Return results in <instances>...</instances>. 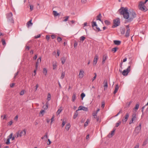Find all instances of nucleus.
I'll return each mask as SVG.
<instances>
[{
    "label": "nucleus",
    "mask_w": 148,
    "mask_h": 148,
    "mask_svg": "<svg viewBox=\"0 0 148 148\" xmlns=\"http://www.w3.org/2000/svg\"><path fill=\"white\" fill-rule=\"evenodd\" d=\"M48 102H47L46 103L45 105H44L43 106V108L44 109V110H47V109L48 108Z\"/></svg>",
    "instance_id": "obj_23"
},
{
    "label": "nucleus",
    "mask_w": 148,
    "mask_h": 148,
    "mask_svg": "<svg viewBox=\"0 0 148 148\" xmlns=\"http://www.w3.org/2000/svg\"><path fill=\"white\" fill-rule=\"evenodd\" d=\"M19 133L21 136H24L25 134L26 131L25 130H24L21 132H19Z\"/></svg>",
    "instance_id": "obj_20"
},
{
    "label": "nucleus",
    "mask_w": 148,
    "mask_h": 148,
    "mask_svg": "<svg viewBox=\"0 0 148 148\" xmlns=\"http://www.w3.org/2000/svg\"><path fill=\"white\" fill-rule=\"evenodd\" d=\"M139 144L138 143L134 147V148H139Z\"/></svg>",
    "instance_id": "obj_58"
},
{
    "label": "nucleus",
    "mask_w": 148,
    "mask_h": 148,
    "mask_svg": "<svg viewBox=\"0 0 148 148\" xmlns=\"http://www.w3.org/2000/svg\"><path fill=\"white\" fill-rule=\"evenodd\" d=\"M94 74L95 75V76L92 79V81H93L96 79L97 77L96 73H95Z\"/></svg>",
    "instance_id": "obj_48"
},
{
    "label": "nucleus",
    "mask_w": 148,
    "mask_h": 148,
    "mask_svg": "<svg viewBox=\"0 0 148 148\" xmlns=\"http://www.w3.org/2000/svg\"><path fill=\"white\" fill-rule=\"evenodd\" d=\"M41 61V58H39L37 60V61L36 62V68L37 69L38 66V64L39 62H40Z\"/></svg>",
    "instance_id": "obj_10"
},
{
    "label": "nucleus",
    "mask_w": 148,
    "mask_h": 148,
    "mask_svg": "<svg viewBox=\"0 0 148 148\" xmlns=\"http://www.w3.org/2000/svg\"><path fill=\"white\" fill-rule=\"evenodd\" d=\"M53 14L56 16H57L59 15V14L56 11H53Z\"/></svg>",
    "instance_id": "obj_30"
},
{
    "label": "nucleus",
    "mask_w": 148,
    "mask_h": 148,
    "mask_svg": "<svg viewBox=\"0 0 148 148\" xmlns=\"http://www.w3.org/2000/svg\"><path fill=\"white\" fill-rule=\"evenodd\" d=\"M141 124L140 123L139 125L136 127L135 129V131L137 134H138L140 131L141 129Z\"/></svg>",
    "instance_id": "obj_8"
},
{
    "label": "nucleus",
    "mask_w": 148,
    "mask_h": 148,
    "mask_svg": "<svg viewBox=\"0 0 148 148\" xmlns=\"http://www.w3.org/2000/svg\"><path fill=\"white\" fill-rule=\"evenodd\" d=\"M84 71L82 70H80L79 74V78H82L84 76Z\"/></svg>",
    "instance_id": "obj_9"
},
{
    "label": "nucleus",
    "mask_w": 148,
    "mask_h": 148,
    "mask_svg": "<svg viewBox=\"0 0 148 148\" xmlns=\"http://www.w3.org/2000/svg\"><path fill=\"white\" fill-rule=\"evenodd\" d=\"M51 95L50 93H49L48 94V96H47V99L48 100V101H49L51 99Z\"/></svg>",
    "instance_id": "obj_34"
},
{
    "label": "nucleus",
    "mask_w": 148,
    "mask_h": 148,
    "mask_svg": "<svg viewBox=\"0 0 148 148\" xmlns=\"http://www.w3.org/2000/svg\"><path fill=\"white\" fill-rule=\"evenodd\" d=\"M24 90H23L21 91L20 93V95H23L24 94Z\"/></svg>",
    "instance_id": "obj_53"
},
{
    "label": "nucleus",
    "mask_w": 148,
    "mask_h": 148,
    "mask_svg": "<svg viewBox=\"0 0 148 148\" xmlns=\"http://www.w3.org/2000/svg\"><path fill=\"white\" fill-rule=\"evenodd\" d=\"M104 90H106L108 87V82L107 80L105 79L103 82Z\"/></svg>",
    "instance_id": "obj_7"
},
{
    "label": "nucleus",
    "mask_w": 148,
    "mask_h": 148,
    "mask_svg": "<svg viewBox=\"0 0 148 148\" xmlns=\"http://www.w3.org/2000/svg\"><path fill=\"white\" fill-rule=\"evenodd\" d=\"M18 71H17L16 73L15 74L14 77V78L15 79L16 78V76L18 75Z\"/></svg>",
    "instance_id": "obj_51"
},
{
    "label": "nucleus",
    "mask_w": 148,
    "mask_h": 148,
    "mask_svg": "<svg viewBox=\"0 0 148 148\" xmlns=\"http://www.w3.org/2000/svg\"><path fill=\"white\" fill-rule=\"evenodd\" d=\"M53 70L56 69V68L57 65H56V62H53Z\"/></svg>",
    "instance_id": "obj_29"
},
{
    "label": "nucleus",
    "mask_w": 148,
    "mask_h": 148,
    "mask_svg": "<svg viewBox=\"0 0 148 148\" xmlns=\"http://www.w3.org/2000/svg\"><path fill=\"white\" fill-rule=\"evenodd\" d=\"M146 3L142 2H140L139 5V9L141 10L144 12L146 11L147 10V7L144 5V4Z\"/></svg>",
    "instance_id": "obj_3"
},
{
    "label": "nucleus",
    "mask_w": 148,
    "mask_h": 148,
    "mask_svg": "<svg viewBox=\"0 0 148 148\" xmlns=\"http://www.w3.org/2000/svg\"><path fill=\"white\" fill-rule=\"evenodd\" d=\"M77 43L76 42H75L74 44V47H75L77 45Z\"/></svg>",
    "instance_id": "obj_64"
},
{
    "label": "nucleus",
    "mask_w": 148,
    "mask_h": 148,
    "mask_svg": "<svg viewBox=\"0 0 148 148\" xmlns=\"http://www.w3.org/2000/svg\"><path fill=\"white\" fill-rule=\"evenodd\" d=\"M107 58V56L106 54L104 55L103 57V60L102 62V64H103L105 62V61Z\"/></svg>",
    "instance_id": "obj_12"
},
{
    "label": "nucleus",
    "mask_w": 148,
    "mask_h": 148,
    "mask_svg": "<svg viewBox=\"0 0 148 148\" xmlns=\"http://www.w3.org/2000/svg\"><path fill=\"white\" fill-rule=\"evenodd\" d=\"M81 2L84 4L86 2V0H81Z\"/></svg>",
    "instance_id": "obj_61"
},
{
    "label": "nucleus",
    "mask_w": 148,
    "mask_h": 148,
    "mask_svg": "<svg viewBox=\"0 0 148 148\" xmlns=\"http://www.w3.org/2000/svg\"><path fill=\"white\" fill-rule=\"evenodd\" d=\"M47 71L46 69L45 68L43 69V73L44 74H45V75H47Z\"/></svg>",
    "instance_id": "obj_32"
},
{
    "label": "nucleus",
    "mask_w": 148,
    "mask_h": 148,
    "mask_svg": "<svg viewBox=\"0 0 148 148\" xmlns=\"http://www.w3.org/2000/svg\"><path fill=\"white\" fill-rule=\"evenodd\" d=\"M12 135H13V134L12 133H11L10 134L8 137V139H10L12 138Z\"/></svg>",
    "instance_id": "obj_46"
},
{
    "label": "nucleus",
    "mask_w": 148,
    "mask_h": 148,
    "mask_svg": "<svg viewBox=\"0 0 148 148\" xmlns=\"http://www.w3.org/2000/svg\"><path fill=\"white\" fill-rule=\"evenodd\" d=\"M65 73L64 72H62V73L61 78L62 79H63L64 77Z\"/></svg>",
    "instance_id": "obj_40"
},
{
    "label": "nucleus",
    "mask_w": 148,
    "mask_h": 148,
    "mask_svg": "<svg viewBox=\"0 0 148 148\" xmlns=\"http://www.w3.org/2000/svg\"><path fill=\"white\" fill-rule=\"evenodd\" d=\"M101 13L99 14L97 16V20H98L100 21H101L102 23H103V22L102 21L101 19Z\"/></svg>",
    "instance_id": "obj_18"
},
{
    "label": "nucleus",
    "mask_w": 148,
    "mask_h": 148,
    "mask_svg": "<svg viewBox=\"0 0 148 148\" xmlns=\"http://www.w3.org/2000/svg\"><path fill=\"white\" fill-rule=\"evenodd\" d=\"M57 54L58 56V57L60 55V50H58L57 52Z\"/></svg>",
    "instance_id": "obj_60"
},
{
    "label": "nucleus",
    "mask_w": 148,
    "mask_h": 148,
    "mask_svg": "<svg viewBox=\"0 0 148 148\" xmlns=\"http://www.w3.org/2000/svg\"><path fill=\"white\" fill-rule=\"evenodd\" d=\"M86 38L84 36H82L80 37V40L83 41Z\"/></svg>",
    "instance_id": "obj_37"
},
{
    "label": "nucleus",
    "mask_w": 148,
    "mask_h": 148,
    "mask_svg": "<svg viewBox=\"0 0 148 148\" xmlns=\"http://www.w3.org/2000/svg\"><path fill=\"white\" fill-rule=\"evenodd\" d=\"M70 127V125L69 123H68L66 125L65 129L67 131H68L69 130Z\"/></svg>",
    "instance_id": "obj_27"
},
{
    "label": "nucleus",
    "mask_w": 148,
    "mask_h": 148,
    "mask_svg": "<svg viewBox=\"0 0 148 148\" xmlns=\"http://www.w3.org/2000/svg\"><path fill=\"white\" fill-rule=\"evenodd\" d=\"M78 115V112L77 110H76L75 112L74 113V115L73 118L74 119H75L77 116Z\"/></svg>",
    "instance_id": "obj_25"
},
{
    "label": "nucleus",
    "mask_w": 148,
    "mask_h": 148,
    "mask_svg": "<svg viewBox=\"0 0 148 148\" xmlns=\"http://www.w3.org/2000/svg\"><path fill=\"white\" fill-rule=\"evenodd\" d=\"M89 122H90L89 120L88 119H87V120L84 123V127H86L88 125V123H89Z\"/></svg>",
    "instance_id": "obj_24"
},
{
    "label": "nucleus",
    "mask_w": 148,
    "mask_h": 148,
    "mask_svg": "<svg viewBox=\"0 0 148 148\" xmlns=\"http://www.w3.org/2000/svg\"><path fill=\"white\" fill-rule=\"evenodd\" d=\"M64 18H65L63 21L64 22H66L68 21V20L69 18V16H67L64 17Z\"/></svg>",
    "instance_id": "obj_39"
},
{
    "label": "nucleus",
    "mask_w": 148,
    "mask_h": 148,
    "mask_svg": "<svg viewBox=\"0 0 148 148\" xmlns=\"http://www.w3.org/2000/svg\"><path fill=\"white\" fill-rule=\"evenodd\" d=\"M97 114L96 113H92V116L95 118V116H97Z\"/></svg>",
    "instance_id": "obj_59"
},
{
    "label": "nucleus",
    "mask_w": 148,
    "mask_h": 148,
    "mask_svg": "<svg viewBox=\"0 0 148 148\" xmlns=\"http://www.w3.org/2000/svg\"><path fill=\"white\" fill-rule=\"evenodd\" d=\"M105 106V102L104 101H103L101 103V107L103 108Z\"/></svg>",
    "instance_id": "obj_47"
},
{
    "label": "nucleus",
    "mask_w": 148,
    "mask_h": 148,
    "mask_svg": "<svg viewBox=\"0 0 148 148\" xmlns=\"http://www.w3.org/2000/svg\"><path fill=\"white\" fill-rule=\"evenodd\" d=\"M121 123V121H119L116 124V127H118Z\"/></svg>",
    "instance_id": "obj_38"
},
{
    "label": "nucleus",
    "mask_w": 148,
    "mask_h": 148,
    "mask_svg": "<svg viewBox=\"0 0 148 148\" xmlns=\"http://www.w3.org/2000/svg\"><path fill=\"white\" fill-rule=\"evenodd\" d=\"M62 63L63 64L66 61V59L64 57H63L61 59Z\"/></svg>",
    "instance_id": "obj_26"
},
{
    "label": "nucleus",
    "mask_w": 148,
    "mask_h": 148,
    "mask_svg": "<svg viewBox=\"0 0 148 148\" xmlns=\"http://www.w3.org/2000/svg\"><path fill=\"white\" fill-rule=\"evenodd\" d=\"M119 85L118 84L116 85L115 87L114 90L113 92L114 94H115L117 92L119 89Z\"/></svg>",
    "instance_id": "obj_13"
},
{
    "label": "nucleus",
    "mask_w": 148,
    "mask_h": 148,
    "mask_svg": "<svg viewBox=\"0 0 148 148\" xmlns=\"http://www.w3.org/2000/svg\"><path fill=\"white\" fill-rule=\"evenodd\" d=\"M120 20L119 18H117L114 20V25L112 27L114 28L119 26L120 24Z\"/></svg>",
    "instance_id": "obj_4"
},
{
    "label": "nucleus",
    "mask_w": 148,
    "mask_h": 148,
    "mask_svg": "<svg viewBox=\"0 0 148 148\" xmlns=\"http://www.w3.org/2000/svg\"><path fill=\"white\" fill-rule=\"evenodd\" d=\"M30 10L31 11H32L33 10L34 8V6L32 5H30Z\"/></svg>",
    "instance_id": "obj_52"
},
{
    "label": "nucleus",
    "mask_w": 148,
    "mask_h": 148,
    "mask_svg": "<svg viewBox=\"0 0 148 148\" xmlns=\"http://www.w3.org/2000/svg\"><path fill=\"white\" fill-rule=\"evenodd\" d=\"M51 142L50 140V139H49L48 140V142H47V145H49L50 144H51Z\"/></svg>",
    "instance_id": "obj_54"
},
{
    "label": "nucleus",
    "mask_w": 148,
    "mask_h": 148,
    "mask_svg": "<svg viewBox=\"0 0 148 148\" xmlns=\"http://www.w3.org/2000/svg\"><path fill=\"white\" fill-rule=\"evenodd\" d=\"M62 110L60 109H59L58 111H57L56 113V115H58L61 112Z\"/></svg>",
    "instance_id": "obj_28"
},
{
    "label": "nucleus",
    "mask_w": 148,
    "mask_h": 148,
    "mask_svg": "<svg viewBox=\"0 0 148 148\" xmlns=\"http://www.w3.org/2000/svg\"><path fill=\"white\" fill-rule=\"evenodd\" d=\"M98 56L97 55H95V56L94 60H93V64L95 65L96 64L98 60Z\"/></svg>",
    "instance_id": "obj_11"
},
{
    "label": "nucleus",
    "mask_w": 148,
    "mask_h": 148,
    "mask_svg": "<svg viewBox=\"0 0 148 148\" xmlns=\"http://www.w3.org/2000/svg\"><path fill=\"white\" fill-rule=\"evenodd\" d=\"M131 119L133 121H135L136 119V114L135 113H134L132 114Z\"/></svg>",
    "instance_id": "obj_15"
},
{
    "label": "nucleus",
    "mask_w": 148,
    "mask_h": 148,
    "mask_svg": "<svg viewBox=\"0 0 148 148\" xmlns=\"http://www.w3.org/2000/svg\"><path fill=\"white\" fill-rule=\"evenodd\" d=\"M114 43L116 45H119L121 44V41L119 40H115L114 41Z\"/></svg>",
    "instance_id": "obj_19"
},
{
    "label": "nucleus",
    "mask_w": 148,
    "mask_h": 148,
    "mask_svg": "<svg viewBox=\"0 0 148 148\" xmlns=\"http://www.w3.org/2000/svg\"><path fill=\"white\" fill-rule=\"evenodd\" d=\"M16 136H17V137H21V135H20V134L19 133V131L18 132H17L16 133Z\"/></svg>",
    "instance_id": "obj_50"
},
{
    "label": "nucleus",
    "mask_w": 148,
    "mask_h": 148,
    "mask_svg": "<svg viewBox=\"0 0 148 148\" xmlns=\"http://www.w3.org/2000/svg\"><path fill=\"white\" fill-rule=\"evenodd\" d=\"M1 41L2 42V44L3 45H6V42L5 40L3 39H2Z\"/></svg>",
    "instance_id": "obj_43"
},
{
    "label": "nucleus",
    "mask_w": 148,
    "mask_h": 148,
    "mask_svg": "<svg viewBox=\"0 0 148 148\" xmlns=\"http://www.w3.org/2000/svg\"><path fill=\"white\" fill-rule=\"evenodd\" d=\"M119 11L120 14L123 15V17L127 19V22L132 21L136 16V13L133 10H132L129 12L128 8L127 7H121Z\"/></svg>",
    "instance_id": "obj_1"
},
{
    "label": "nucleus",
    "mask_w": 148,
    "mask_h": 148,
    "mask_svg": "<svg viewBox=\"0 0 148 148\" xmlns=\"http://www.w3.org/2000/svg\"><path fill=\"white\" fill-rule=\"evenodd\" d=\"M15 85L14 83H12L10 85V86L12 88L14 87V86Z\"/></svg>",
    "instance_id": "obj_63"
},
{
    "label": "nucleus",
    "mask_w": 148,
    "mask_h": 148,
    "mask_svg": "<svg viewBox=\"0 0 148 148\" xmlns=\"http://www.w3.org/2000/svg\"><path fill=\"white\" fill-rule=\"evenodd\" d=\"M32 19L30 20L29 21H28L27 23V25L28 27L32 26L33 25V23L32 22Z\"/></svg>",
    "instance_id": "obj_14"
},
{
    "label": "nucleus",
    "mask_w": 148,
    "mask_h": 148,
    "mask_svg": "<svg viewBox=\"0 0 148 148\" xmlns=\"http://www.w3.org/2000/svg\"><path fill=\"white\" fill-rule=\"evenodd\" d=\"M57 40L58 42H60L62 40V39L61 38L58 37L57 38Z\"/></svg>",
    "instance_id": "obj_49"
},
{
    "label": "nucleus",
    "mask_w": 148,
    "mask_h": 148,
    "mask_svg": "<svg viewBox=\"0 0 148 148\" xmlns=\"http://www.w3.org/2000/svg\"><path fill=\"white\" fill-rule=\"evenodd\" d=\"M40 34H39V35H38L37 36H35V38H40Z\"/></svg>",
    "instance_id": "obj_62"
},
{
    "label": "nucleus",
    "mask_w": 148,
    "mask_h": 148,
    "mask_svg": "<svg viewBox=\"0 0 148 148\" xmlns=\"http://www.w3.org/2000/svg\"><path fill=\"white\" fill-rule=\"evenodd\" d=\"M6 18L8 22L11 23H14V20L13 18V14L11 12L6 14Z\"/></svg>",
    "instance_id": "obj_2"
},
{
    "label": "nucleus",
    "mask_w": 148,
    "mask_h": 148,
    "mask_svg": "<svg viewBox=\"0 0 148 148\" xmlns=\"http://www.w3.org/2000/svg\"><path fill=\"white\" fill-rule=\"evenodd\" d=\"M97 24L96 23L95 21H92V26L93 28H94V27H97Z\"/></svg>",
    "instance_id": "obj_22"
},
{
    "label": "nucleus",
    "mask_w": 148,
    "mask_h": 148,
    "mask_svg": "<svg viewBox=\"0 0 148 148\" xmlns=\"http://www.w3.org/2000/svg\"><path fill=\"white\" fill-rule=\"evenodd\" d=\"M115 129H114L113 130L111 131V134L112 135H113L114 134V132L115 131Z\"/></svg>",
    "instance_id": "obj_56"
},
{
    "label": "nucleus",
    "mask_w": 148,
    "mask_h": 148,
    "mask_svg": "<svg viewBox=\"0 0 148 148\" xmlns=\"http://www.w3.org/2000/svg\"><path fill=\"white\" fill-rule=\"evenodd\" d=\"M10 139H9L8 138L7 139L6 142L5 143L6 144L8 145L10 143Z\"/></svg>",
    "instance_id": "obj_44"
},
{
    "label": "nucleus",
    "mask_w": 148,
    "mask_h": 148,
    "mask_svg": "<svg viewBox=\"0 0 148 148\" xmlns=\"http://www.w3.org/2000/svg\"><path fill=\"white\" fill-rule=\"evenodd\" d=\"M130 29H128L127 30L126 33L125 35V36L126 37H128L129 36L130 33Z\"/></svg>",
    "instance_id": "obj_17"
},
{
    "label": "nucleus",
    "mask_w": 148,
    "mask_h": 148,
    "mask_svg": "<svg viewBox=\"0 0 148 148\" xmlns=\"http://www.w3.org/2000/svg\"><path fill=\"white\" fill-rule=\"evenodd\" d=\"M104 22L106 25H109L110 24V22L108 20H105L104 21Z\"/></svg>",
    "instance_id": "obj_42"
},
{
    "label": "nucleus",
    "mask_w": 148,
    "mask_h": 148,
    "mask_svg": "<svg viewBox=\"0 0 148 148\" xmlns=\"http://www.w3.org/2000/svg\"><path fill=\"white\" fill-rule=\"evenodd\" d=\"M131 70V66H129L125 70H124L122 72V75L123 76H127L128 73L130 72Z\"/></svg>",
    "instance_id": "obj_5"
},
{
    "label": "nucleus",
    "mask_w": 148,
    "mask_h": 148,
    "mask_svg": "<svg viewBox=\"0 0 148 148\" xmlns=\"http://www.w3.org/2000/svg\"><path fill=\"white\" fill-rule=\"evenodd\" d=\"M82 107H83V106H79L78 108V110H77L78 111H79V110H82Z\"/></svg>",
    "instance_id": "obj_45"
},
{
    "label": "nucleus",
    "mask_w": 148,
    "mask_h": 148,
    "mask_svg": "<svg viewBox=\"0 0 148 148\" xmlns=\"http://www.w3.org/2000/svg\"><path fill=\"white\" fill-rule=\"evenodd\" d=\"M131 101H130L129 102L127 103L126 104L127 107H129L130 106V104H131Z\"/></svg>",
    "instance_id": "obj_55"
},
{
    "label": "nucleus",
    "mask_w": 148,
    "mask_h": 148,
    "mask_svg": "<svg viewBox=\"0 0 148 148\" xmlns=\"http://www.w3.org/2000/svg\"><path fill=\"white\" fill-rule=\"evenodd\" d=\"M139 105L138 104H136L135 107L134 108L133 110L135 111V112H136L138 108H139Z\"/></svg>",
    "instance_id": "obj_21"
},
{
    "label": "nucleus",
    "mask_w": 148,
    "mask_h": 148,
    "mask_svg": "<svg viewBox=\"0 0 148 148\" xmlns=\"http://www.w3.org/2000/svg\"><path fill=\"white\" fill-rule=\"evenodd\" d=\"M96 120L97 122H100L101 121L100 119L99 118V117H96Z\"/></svg>",
    "instance_id": "obj_57"
},
{
    "label": "nucleus",
    "mask_w": 148,
    "mask_h": 148,
    "mask_svg": "<svg viewBox=\"0 0 148 148\" xmlns=\"http://www.w3.org/2000/svg\"><path fill=\"white\" fill-rule=\"evenodd\" d=\"M129 116V114L128 113H127L123 117L122 120V123L123 124H125L127 121V120Z\"/></svg>",
    "instance_id": "obj_6"
},
{
    "label": "nucleus",
    "mask_w": 148,
    "mask_h": 148,
    "mask_svg": "<svg viewBox=\"0 0 148 148\" xmlns=\"http://www.w3.org/2000/svg\"><path fill=\"white\" fill-rule=\"evenodd\" d=\"M76 98V94L75 92H73L72 97V101L73 102L75 101Z\"/></svg>",
    "instance_id": "obj_16"
},
{
    "label": "nucleus",
    "mask_w": 148,
    "mask_h": 148,
    "mask_svg": "<svg viewBox=\"0 0 148 148\" xmlns=\"http://www.w3.org/2000/svg\"><path fill=\"white\" fill-rule=\"evenodd\" d=\"M118 49L117 47H114L112 49L111 51H114V53L117 50V49Z\"/></svg>",
    "instance_id": "obj_33"
},
{
    "label": "nucleus",
    "mask_w": 148,
    "mask_h": 148,
    "mask_svg": "<svg viewBox=\"0 0 148 148\" xmlns=\"http://www.w3.org/2000/svg\"><path fill=\"white\" fill-rule=\"evenodd\" d=\"M93 29L96 31H97L98 32L101 31V30L100 29V28L99 27H98L97 26L96 27V29H95L94 28H93Z\"/></svg>",
    "instance_id": "obj_31"
},
{
    "label": "nucleus",
    "mask_w": 148,
    "mask_h": 148,
    "mask_svg": "<svg viewBox=\"0 0 148 148\" xmlns=\"http://www.w3.org/2000/svg\"><path fill=\"white\" fill-rule=\"evenodd\" d=\"M125 29L124 28H123L121 30V33L122 34H124L125 33Z\"/></svg>",
    "instance_id": "obj_35"
},
{
    "label": "nucleus",
    "mask_w": 148,
    "mask_h": 148,
    "mask_svg": "<svg viewBox=\"0 0 148 148\" xmlns=\"http://www.w3.org/2000/svg\"><path fill=\"white\" fill-rule=\"evenodd\" d=\"M88 109L87 108L85 107L84 106H83L82 110L84 111H88Z\"/></svg>",
    "instance_id": "obj_36"
},
{
    "label": "nucleus",
    "mask_w": 148,
    "mask_h": 148,
    "mask_svg": "<svg viewBox=\"0 0 148 148\" xmlns=\"http://www.w3.org/2000/svg\"><path fill=\"white\" fill-rule=\"evenodd\" d=\"M85 95L84 93H82L81 94V96L82 100L83 99L84 97H85Z\"/></svg>",
    "instance_id": "obj_41"
}]
</instances>
